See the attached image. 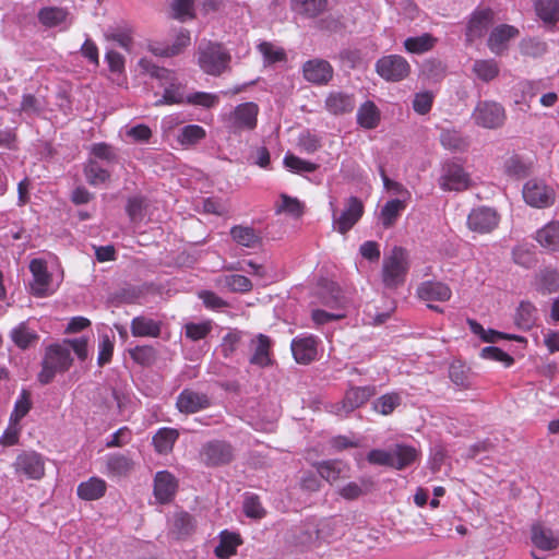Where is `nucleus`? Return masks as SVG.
Here are the masks:
<instances>
[{"mask_svg":"<svg viewBox=\"0 0 559 559\" xmlns=\"http://www.w3.org/2000/svg\"><path fill=\"white\" fill-rule=\"evenodd\" d=\"M72 352L80 360H85L88 356L87 338H68L61 343L49 345L41 360V370L37 376L38 381L45 385L52 382L58 373L67 372L73 364Z\"/></svg>","mask_w":559,"mask_h":559,"instance_id":"f257e3e1","label":"nucleus"},{"mask_svg":"<svg viewBox=\"0 0 559 559\" xmlns=\"http://www.w3.org/2000/svg\"><path fill=\"white\" fill-rule=\"evenodd\" d=\"M135 71L139 74L148 75L155 79L164 87V94L160 99L156 100V106L165 104H182L187 96L182 92V85L177 80L176 74L165 68L156 66L151 59L143 57L136 66Z\"/></svg>","mask_w":559,"mask_h":559,"instance_id":"f03ea898","label":"nucleus"},{"mask_svg":"<svg viewBox=\"0 0 559 559\" xmlns=\"http://www.w3.org/2000/svg\"><path fill=\"white\" fill-rule=\"evenodd\" d=\"M409 269L408 253L395 246L385 253L382 261L381 278L385 288L393 289L403 285Z\"/></svg>","mask_w":559,"mask_h":559,"instance_id":"7ed1b4c3","label":"nucleus"},{"mask_svg":"<svg viewBox=\"0 0 559 559\" xmlns=\"http://www.w3.org/2000/svg\"><path fill=\"white\" fill-rule=\"evenodd\" d=\"M229 55L219 44L200 43L198 61L200 68L207 74L219 75L228 66Z\"/></svg>","mask_w":559,"mask_h":559,"instance_id":"20e7f679","label":"nucleus"},{"mask_svg":"<svg viewBox=\"0 0 559 559\" xmlns=\"http://www.w3.org/2000/svg\"><path fill=\"white\" fill-rule=\"evenodd\" d=\"M438 183L443 191L460 192L469 187L471 178L461 164L456 162H445L442 165Z\"/></svg>","mask_w":559,"mask_h":559,"instance_id":"39448f33","label":"nucleus"},{"mask_svg":"<svg viewBox=\"0 0 559 559\" xmlns=\"http://www.w3.org/2000/svg\"><path fill=\"white\" fill-rule=\"evenodd\" d=\"M376 394V388L372 385L350 388L344 399L330 406V412L336 416H347L354 409L364 405L372 395Z\"/></svg>","mask_w":559,"mask_h":559,"instance_id":"423d86ee","label":"nucleus"},{"mask_svg":"<svg viewBox=\"0 0 559 559\" xmlns=\"http://www.w3.org/2000/svg\"><path fill=\"white\" fill-rule=\"evenodd\" d=\"M472 118L479 127L496 129L503 124L506 114L500 104L490 100H483L476 105Z\"/></svg>","mask_w":559,"mask_h":559,"instance_id":"0eeeda50","label":"nucleus"},{"mask_svg":"<svg viewBox=\"0 0 559 559\" xmlns=\"http://www.w3.org/2000/svg\"><path fill=\"white\" fill-rule=\"evenodd\" d=\"M376 71L385 81L399 82L409 74L411 66L404 57L389 55L377 61Z\"/></svg>","mask_w":559,"mask_h":559,"instance_id":"6e6552de","label":"nucleus"},{"mask_svg":"<svg viewBox=\"0 0 559 559\" xmlns=\"http://www.w3.org/2000/svg\"><path fill=\"white\" fill-rule=\"evenodd\" d=\"M330 206L333 214V226L341 234H346L359 221L364 213L362 203L356 197H350L347 200L346 207L340 215L336 214L333 200L330 201Z\"/></svg>","mask_w":559,"mask_h":559,"instance_id":"1a4fd4ad","label":"nucleus"},{"mask_svg":"<svg viewBox=\"0 0 559 559\" xmlns=\"http://www.w3.org/2000/svg\"><path fill=\"white\" fill-rule=\"evenodd\" d=\"M500 216L495 209L478 206L467 216L468 228L478 234H488L499 225Z\"/></svg>","mask_w":559,"mask_h":559,"instance_id":"9d476101","label":"nucleus"},{"mask_svg":"<svg viewBox=\"0 0 559 559\" xmlns=\"http://www.w3.org/2000/svg\"><path fill=\"white\" fill-rule=\"evenodd\" d=\"M13 467L17 475H24L28 479H40L45 474L44 459L35 451L19 454Z\"/></svg>","mask_w":559,"mask_h":559,"instance_id":"9b49d317","label":"nucleus"},{"mask_svg":"<svg viewBox=\"0 0 559 559\" xmlns=\"http://www.w3.org/2000/svg\"><path fill=\"white\" fill-rule=\"evenodd\" d=\"M233 459V448L222 440L204 443L200 450V460L207 466H217L228 463Z\"/></svg>","mask_w":559,"mask_h":559,"instance_id":"f8f14e48","label":"nucleus"},{"mask_svg":"<svg viewBox=\"0 0 559 559\" xmlns=\"http://www.w3.org/2000/svg\"><path fill=\"white\" fill-rule=\"evenodd\" d=\"M524 201L534 207H547L554 203V190L542 180H528L523 187Z\"/></svg>","mask_w":559,"mask_h":559,"instance_id":"ddd939ff","label":"nucleus"},{"mask_svg":"<svg viewBox=\"0 0 559 559\" xmlns=\"http://www.w3.org/2000/svg\"><path fill=\"white\" fill-rule=\"evenodd\" d=\"M320 340L312 334H300L293 338L290 348L294 359L301 365H308L317 359Z\"/></svg>","mask_w":559,"mask_h":559,"instance_id":"4468645a","label":"nucleus"},{"mask_svg":"<svg viewBox=\"0 0 559 559\" xmlns=\"http://www.w3.org/2000/svg\"><path fill=\"white\" fill-rule=\"evenodd\" d=\"M179 487L178 478L169 471H158L154 476L153 492L156 501L160 504L174 500Z\"/></svg>","mask_w":559,"mask_h":559,"instance_id":"2eb2a0df","label":"nucleus"},{"mask_svg":"<svg viewBox=\"0 0 559 559\" xmlns=\"http://www.w3.org/2000/svg\"><path fill=\"white\" fill-rule=\"evenodd\" d=\"M302 73L306 81L316 85H325L333 78V68L329 61L314 58L304 63Z\"/></svg>","mask_w":559,"mask_h":559,"instance_id":"dca6fc26","label":"nucleus"},{"mask_svg":"<svg viewBox=\"0 0 559 559\" xmlns=\"http://www.w3.org/2000/svg\"><path fill=\"white\" fill-rule=\"evenodd\" d=\"M29 271L33 274L31 289L37 297L48 296L53 293L51 276L47 271L46 263L40 259H34L29 263Z\"/></svg>","mask_w":559,"mask_h":559,"instance_id":"f3484780","label":"nucleus"},{"mask_svg":"<svg viewBox=\"0 0 559 559\" xmlns=\"http://www.w3.org/2000/svg\"><path fill=\"white\" fill-rule=\"evenodd\" d=\"M176 405L181 413L193 414L211 405L209 396L204 393L185 389L177 397Z\"/></svg>","mask_w":559,"mask_h":559,"instance_id":"a211bd4d","label":"nucleus"},{"mask_svg":"<svg viewBox=\"0 0 559 559\" xmlns=\"http://www.w3.org/2000/svg\"><path fill=\"white\" fill-rule=\"evenodd\" d=\"M190 45V33L180 28L171 45H163L159 43H151L147 46L150 52L157 57H173L179 55L186 47Z\"/></svg>","mask_w":559,"mask_h":559,"instance_id":"6ab92c4d","label":"nucleus"},{"mask_svg":"<svg viewBox=\"0 0 559 559\" xmlns=\"http://www.w3.org/2000/svg\"><path fill=\"white\" fill-rule=\"evenodd\" d=\"M272 342L269 336L259 334L251 341L252 355L249 359L251 365L260 368L272 366L274 360L271 355Z\"/></svg>","mask_w":559,"mask_h":559,"instance_id":"aec40b11","label":"nucleus"},{"mask_svg":"<svg viewBox=\"0 0 559 559\" xmlns=\"http://www.w3.org/2000/svg\"><path fill=\"white\" fill-rule=\"evenodd\" d=\"M531 540L540 550H554L559 545V536L540 522L534 523L531 527Z\"/></svg>","mask_w":559,"mask_h":559,"instance_id":"412c9836","label":"nucleus"},{"mask_svg":"<svg viewBox=\"0 0 559 559\" xmlns=\"http://www.w3.org/2000/svg\"><path fill=\"white\" fill-rule=\"evenodd\" d=\"M519 31L511 25L502 24L495 27L488 38V48L495 55H501L512 38H515Z\"/></svg>","mask_w":559,"mask_h":559,"instance_id":"4be33fe9","label":"nucleus"},{"mask_svg":"<svg viewBox=\"0 0 559 559\" xmlns=\"http://www.w3.org/2000/svg\"><path fill=\"white\" fill-rule=\"evenodd\" d=\"M247 290L253 286H265L273 281L271 266L265 262L247 260Z\"/></svg>","mask_w":559,"mask_h":559,"instance_id":"5701e85b","label":"nucleus"},{"mask_svg":"<svg viewBox=\"0 0 559 559\" xmlns=\"http://www.w3.org/2000/svg\"><path fill=\"white\" fill-rule=\"evenodd\" d=\"M325 109L334 116L349 114L356 106L354 95L343 92H331L324 102Z\"/></svg>","mask_w":559,"mask_h":559,"instance_id":"b1692460","label":"nucleus"},{"mask_svg":"<svg viewBox=\"0 0 559 559\" xmlns=\"http://www.w3.org/2000/svg\"><path fill=\"white\" fill-rule=\"evenodd\" d=\"M493 21V11L490 9H483L476 11L468 23L466 37L468 41H473L486 34L489 26Z\"/></svg>","mask_w":559,"mask_h":559,"instance_id":"393cba45","label":"nucleus"},{"mask_svg":"<svg viewBox=\"0 0 559 559\" xmlns=\"http://www.w3.org/2000/svg\"><path fill=\"white\" fill-rule=\"evenodd\" d=\"M131 333L134 337H158L162 332V321L150 316H138L132 319Z\"/></svg>","mask_w":559,"mask_h":559,"instance_id":"a878e982","label":"nucleus"},{"mask_svg":"<svg viewBox=\"0 0 559 559\" xmlns=\"http://www.w3.org/2000/svg\"><path fill=\"white\" fill-rule=\"evenodd\" d=\"M418 297L426 301H447L451 298L450 287L441 282L427 281L417 288Z\"/></svg>","mask_w":559,"mask_h":559,"instance_id":"bb28decb","label":"nucleus"},{"mask_svg":"<svg viewBox=\"0 0 559 559\" xmlns=\"http://www.w3.org/2000/svg\"><path fill=\"white\" fill-rule=\"evenodd\" d=\"M133 467L132 460L121 453H112L105 456V471L103 473L112 477L127 476Z\"/></svg>","mask_w":559,"mask_h":559,"instance_id":"cd10ccee","label":"nucleus"},{"mask_svg":"<svg viewBox=\"0 0 559 559\" xmlns=\"http://www.w3.org/2000/svg\"><path fill=\"white\" fill-rule=\"evenodd\" d=\"M152 130L144 123L126 124L120 131V138L130 144H147L152 138Z\"/></svg>","mask_w":559,"mask_h":559,"instance_id":"c85d7f7f","label":"nucleus"},{"mask_svg":"<svg viewBox=\"0 0 559 559\" xmlns=\"http://www.w3.org/2000/svg\"><path fill=\"white\" fill-rule=\"evenodd\" d=\"M107 484L104 479L93 476L78 486V496L86 501L98 500L105 496Z\"/></svg>","mask_w":559,"mask_h":559,"instance_id":"c756f323","label":"nucleus"},{"mask_svg":"<svg viewBox=\"0 0 559 559\" xmlns=\"http://www.w3.org/2000/svg\"><path fill=\"white\" fill-rule=\"evenodd\" d=\"M38 20L46 27L63 26L67 28L71 24L68 11L56 7L43 8L38 12Z\"/></svg>","mask_w":559,"mask_h":559,"instance_id":"7c9ffc66","label":"nucleus"},{"mask_svg":"<svg viewBox=\"0 0 559 559\" xmlns=\"http://www.w3.org/2000/svg\"><path fill=\"white\" fill-rule=\"evenodd\" d=\"M171 535L182 538L190 535L195 527L193 518L185 511H178L173 514L168 521Z\"/></svg>","mask_w":559,"mask_h":559,"instance_id":"2f4dec72","label":"nucleus"},{"mask_svg":"<svg viewBox=\"0 0 559 559\" xmlns=\"http://www.w3.org/2000/svg\"><path fill=\"white\" fill-rule=\"evenodd\" d=\"M319 475L329 483H334L341 477H346L349 467L346 463L338 460H329L316 465Z\"/></svg>","mask_w":559,"mask_h":559,"instance_id":"473e14b6","label":"nucleus"},{"mask_svg":"<svg viewBox=\"0 0 559 559\" xmlns=\"http://www.w3.org/2000/svg\"><path fill=\"white\" fill-rule=\"evenodd\" d=\"M178 438V430L169 427L159 428L153 436V445L155 451L162 455L170 453Z\"/></svg>","mask_w":559,"mask_h":559,"instance_id":"72a5a7b5","label":"nucleus"},{"mask_svg":"<svg viewBox=\"0 0 559 559\" xmlns=\"http://www.w3.org/2000/svg\"><path fill=\"white\" fill-rule=\"evenodd\" d=\"M329 7V0H293L292 9L297 14L307 17L314 19L326 11Z\"/></svg>","mask_w":559,"mask_h":559,"instance_id":"f704fd0d","label":"nucleus"},{"mask_svg":"<svg viewBox=\"0 0 559 559\" xmlns=\"http://www.w3.org/2000/svg\"><path fill=\"white\" fill-rule=\"evenodd\" d=\"M538 320V310L537 308L527 300H523L520 302L516 308L514 316V323L521 330H530L533 328Z\"/></svg>","mask_w":559,"mask_h":559,"instance_id":"c9c22d12","label":"nucleus"},{"mask_svg":"<svg viewBox=\"0 0 559 559\" xmlns=\"http://www.w3.org/2000/svg\"><path fill=\"white\" fill-rule=\"evenodd\" d=\"M536 241L548 251H559V222H550L536 231Z\"/></svg>","mask_w":559,"mask_h":559,"instance_id":"e433bc0d","label":"nucleus"},{"mask_svg":"<svg viewBox=\"0 0 559 559\" xmlns=\"http://www.w3.org/2000/svg\"><path fill=\"white\" fill-rule=\"evenodd\" d=\"M356 118L359 127L371 130L378 127L381 114L373 102L366 100L359 106Z\"/></svg>","mask_w":559,"mask_h":559,"instance_id":"4c0bfd02","label":"nucleus"},{"mask_svg":"<svg viewBox=\"0 0 559 559\" xmlns=\"http://www.w3.org/2000/svg\"><path fill=\"white\" fill-rule=\"evenodd\" d=\"M472 72L476 79L488 83L500 73V66L495 59H477L473 62Z\"/></svg>","mask_w":559,"mask_h":559,"instance_id":"58836bf2","label":"nucleus"},{"mask_svg":"<svg viewBox=\"0 0 559 559\" xmlns=\"http://www.w3.org/2000/svg\"><path fill=\"white\" fill-rule=\"evenodd\" d=\"M84 175L86 181L92 186H100L110 178L108 166L96 160V158H88L84 166Z\"/></svg>","mask_w":559,"mask_h":559,"instance_id":"ea45409f","label":"nucleus"},{"mask_svg":"<svg viewBox=\"0 0 559 559\" xmlns=\"http://www.w3.org/2000/svg\"><path fill=\"white\" fill-rule=\"evenodd\" d=\"M393 468L404 469L415 463L419 456L416 448L406 444H395L393 448Z\"/></svg>","mask_w":559,"mask_h":559,"instance_id":"a19ab883","label":"nucleus"},{"mask_svg":"<svg viewBox=\"0 0 559 559\" xmlns=\"http://www.w3.org/2000/svg\"><path fill=\"white\" fill-rule=\"evenodd\" d=\"M437 43V38L425 33L419 36L408 37L404 40V48L409 53L420 55L431 50Z\"/></svg>","mask_w":559,"mask_h":559,"instance_id":"79ce46f5","label":"nucleus"},{"mask_svg":"<svg viewBox=\"0 0 559 559\" xmlns=\"http://www.w3.org/2000/svg\"><path fill=\"white\" fill-rule=\"evenodd\" d=\"M403 200H390L381 209L379 219L384 228H390L406 209Z\"/></svg>","mask_w":559,"mask_h":559,"instance_id":"37998d69","label":"nucleus"},{"mask_svg":"<svg viewBox=\"0 0 559 559\" xmlns=\"http://www.w3.org/2000/svg\"><path fill=\"white\" fill-rule=\"evenodd\" d=\"M535 10L544 23L555 24L559 21L558 0H535Z\"/></svg>","mask_w":559,"mask_h":559,"instance_id":"c03bdc74","label":"nucleus"},{"mask_svg":"<svg viewBox=\"0 0 559 559\" xmlns=\"http://www.w3.org/2000/svg\"><path fill=\"white\" fill-rule=\"evenodd\" d=\"M241 544V538L238 534L223 531L221 533L219 544L215 547V555L218 558L225 559L234 555L236 547Z\"/></svg>","mask_w":559,"mask_h":559,"instance_id":"a18cd8bd","label":"nucleus"},{"mask_svg":"<svg viewBox=\"0 0 559 559\" xmlns=\"http://www.w3.org/2000/svg\"><path fill=\"white\" fill-rule=\"evenodd\" d=\"M206 135V131L198 124H187L179 130L178 141L185 146L189 147L195 145Z\"/></svg>","mask_w":559,"mask_h":559,"instance_id":"49530a36","label":"nucleus"},{"mask_svg":"<svg viewBox=\"0 0 559 559\" xmlns=\"http://www.w3.org/2000/svg\"><path fill=\"white\" fill-rule=\"evenodd\" d=\"M537 288L543 293L556 292L559 287V273L555 269L546 267L537 275Z\"/></svg>","mask_w":559,"mask_h":559,"instance_id":"de8ad7c7","label":"nucleus"},{"mask_svg":"<svg viewBox=\"0 0 559 559\" xmlns=\"http://www.w3.org/2000/svg\"><path fill=\"white\" fill-rule=\"evenodd\" d=\"M372 483L368 479L360 481H349L338 489V495L346 500H355L368 492Z\"/></svg>","mask_w":559,"mask_h":559,"instance_id":"09e8293b","label":"nucleus"},{"mask_svg":"<svg viewBox=\"0 0 559 559\" xmlns=\"http://www.w3.org/2000/svg\"><path fill=\"white\" fill-rule=\"evenodd\" d=\"M132 31L128 25L112 26L106 29L105 36L107 39L116 41L120 47L130 50L132 44Z\"/></svg>","mask_w":559,"mask_h":559,"instance_id":"8fccbe9b","label":"nucleus"},{"mask_svg":"<svg viewBox=\"0 0 559 559\" xmlns=\"http://www.w3.org/2000/svg\"><path fill=\"white\" fill-rule=\"evenodd\" d=\"M401 402L399 393H386L373 402V409L381 415H389L400 406Z\"/></svg>","mask_w":559,"mask_h":559,"instance_id":"3c124183","label":"nucleus"},{"mask_svg":"<svg viewBox=\"0 0 559 559\" xmlns=\"http://www.w3.org/2000/svg\"><path fill=\"white\" fill-rule=\"evenodd\" d=\"M90 158H96V160L109 167L117 159V154L111 145L106 143H95L91 147Z\"/></svg>","mask_w":559,"mask_h":559,"instance_id":"603ef678","label":"nucleus"},{"mask_svg":"<svg viewBox=\"0 0 559 559\" xmlns=\"http://www.w3.org/2000/svg\"><path fill=\"white\" fill-rule=\"evenodd\" d=\"M225 127L233 133H241L245 130V104L238 105L224 118Z\"/></svg>","mask_w":559,"mask_h":559,"instance_id":"864d4df0","label":"nucleus"},{"mask_svg":"<svg viewBox=\"0 0 559 559\" xmlns=\"http://www.w3.org/2000/svg\"><path fill=\"white\" fill-rule=\"evenodd\" d=\"M380 175L383 181V186L388 192L397 198L395 200H403L404 203H408L412 194L411 192L400 182L391 180L382 167H380Z\"/></svg>","mask_w":559,"mask_h":559,"instance_id":"5fc2aeb1","label":"nucleus"},{"mask_svg":"<svg viewBox=\"0 0 559 559\" xmlns=\"http://www.w3.org/2000/svg\"><path fill=\"white\" fill-rule=\"evenodd\" d=\"M440 141L445 148L452 151H462L467 146V142L456 130H442Z\"/></svg>","mask_w":559,"mask_h":559,"instance_id":"6e6d98bb","label":"nucleus"},{"mask_svg":"<svg viewBox=\"0 0 559 559\" xmlns=\"http://www.w3.org/2000/svg\"><path fill=\"white\" fill-rule=\"evenodd\" d=\"M13 342L20 347V348H27L29 347L36 340L37 334L35 331L29 330L24 323L20 324L17 328H15L11 333Z\"/></svg>","mask_w":559,"mask_h":559,"instance_id":"4d7b16f0","label":"nucleus"},{"mask_svg":"<svg viewBox=\"0 0 559 559\" xmlns=\"http://www.w3.org/2000/svg\"><path fill=\"white\" fill-rule=\"evenodd\" d=\"M284 165L294 173H313L318 168L317 164L301 159L293 154L285 155Z\"/></svg>","mask_w":559,"mask_h":559,"instance_id":"13d9d810","label":"nucleus"},{"mask_svg":"<svg viewBox=\"0 0 559 559\" xmlns=\"http://www.w3.org/2000/svg\"><path fill=\"white\" fill-rule=\"evenodd\" d=\"M217 283L221 288L229 292H245V276L241 274L229 273L221 275Z\"/></svg>","mask_w":559,"mask_h":559,"instance_id":"bf43d9fd","label":"nucleus"},{"mask_svg":"<svg viewBox=\"0 0 559 559\" xmlns=\"http://www.w3.org/2000/svg\"><path fill=\"white\" fill-rule=\"evenodd\" d=\"M173 16L185 22L194 16L193 0H173Z\"/></svg>","mask_w":559,"mask_h":559,"instance_id":"052dcab7","label":"nucleus"},{"mask_svg":"<svg viewBox=\"0 0 559 559\" xmlns=\"http://www.w3.org/2000/svg\"><path fill=\"white\" fill-rule=\"evenodd\" d=\"M258 49L267 63H274L285 59V51L271 43L262 41L259 44Z\"/></svg>","mask_w":559,"mask_h":559,"instance_id":"680f3d73","label":"nucleus"},{"mask_svg":"<svg viewBox=\"0 0 559 559\" xmlns=\"http://www.w3.org/2000/svg\"><path fill=\"white\" fill-rule=\"evenodd\" d=\"M393 450L373 449L368 452L367 461L372 465L393 467Z\"/></svg>","mask_w":559,"mask_h":559,"instance_id":"e2e57ef3","label":"nucleus"},{"mask_svg":"<svg viewBox=\"0 0 559 559\" xmlns=\"http://www.w3.org/2000/svg\"><path fill=\"white\" fill-rule=\"evenodd\" d=\"M186 102L204 108H212L218 104V96L212 93L195 92L189 94Z\"/></svg>","mask_w":559,"mask_h":559,"instance_id":"0e129e2a","label":"nucleus"},{"mask_svg":"<svg viewBox=\"0 0 559 559\" xmlns=\"http://www.w3.org/2000/svg\"><path fill=\"white\" fill-rule=\"evenodd\" d=\"M126 210L131 222H141L144 217L145 200L141 197L130 198L128 200Z\"/></svg>","mask_w":559,"mask_h":559,"instance_id":"69168bd1","label":"nucleus"},{"mask_svg":"<svg viewBox=\"0 0 559 559\" xmlns=\"http://www.w3.org/2000/svg\"><path fill=\"white\" fill-rule=\"evenodd\" d=\"M277 212H285L294 217H299L304 212V206L298 199L282 194Z\"/></svg>","mask_w":559,"mask_h":559,"instance_id":"338daca9","label":"nucleus"},{"mask_svg":"<svg viewBox=\"0 0 559 559\" xmlns=\"http://www.w3.org/2000/svg\"><path fill=\"white\" fill-rule=\"evenodd\" d=\"M132 359L143 366L151 365L155 359V350L152 346H136L130 350Z\"/></svg>","mask_w":559,"mask_h":559,"instance_id":"774afa93","label":"nucleus"}]
</instances>
